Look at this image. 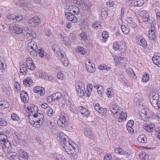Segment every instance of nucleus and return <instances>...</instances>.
I'll return each mask as SVG.
<instances>
[{"label": "nucleus", "instance_id": "obj_1", "mask_svg": "<svg viewBox=\"0 0 160 160\" xmlns=\"http://www.w3.org/2000/svg\"><path fill=\"white\" fill-rule=\"evenodd\" d=\"M63 148L65 152L70 155H76L78 151V146L72 142H66Z\"/></svg>", "mask_w": 160, "mask_h": 160}, {"label": "nucleus", "instance_id": "obj_2", "mask_svg": "<svg viewBox=\"0 0 160 160\" xmlns=\"http://www.w3.org/2000/svg\"><path fill=\"white\" fill-rule=\"evenodd\" d=\"M84 86V83L81 81L78 82L76 84L77 92L80 97H82L85 94L83 91L85 89Z\"/></svg>", "mask_w": 160, "mask_h": 160}, {"label": "nucleus", "instance_id": "obj_3", "mask_svg": "<svg viewBox=\"0 0 160 160\" xmlns=\"http://www.w3.org/2000/svg\"><path fill=\"white\" fill-rule=\"evenodd\" d=\"M57 138L61 145H63V144L65 145L66 142H68L67 141V139H68L67 136L62 132H61L58 134Z\"/></svg>", "mask_w": 160, "mask_h": 160}, {"label": "nucleus", "instance_id": "obj_4", "mask_svg": "<svg viewBox=\"0 0 160 160\" xmlns=\"http://www.w3.org/2000/svg\"><path fill=\"white\" fill-rule=\"evenodd\" d=\"M109 108L113 117L116 118H118V115L120 113L118 106L114 104L111 105L109 106Z\"/></svg>", "mask_w": 160, "mask_h": 160}, {"label": "nucleus", "instance_id": "obj_5", "mask_svg": "<svg viewBox=\"0 0 160 160\" xmlns=\"http://www.w3.org/2000/svg\"><path fill=\"white\" fill-rule=\"evenodd\" d=\"M33 117L36 118L35 119L36 120V121H35L38 124L39 126H41L44 121L43 115L41 114L38 112L37 113H34Z\"/></svg>", "mask_w": 160, "mask_h": 160}, {"label": "nucleus", "instance_id": "obj_6", "mask_svg": "<svg viewBox=\"0 0 160 160\" xmlns=\"http://www.w3.org/2000/svg\"><path fill=\"white\" fill-rule=\"evenodd\" d=\"M29 26L31 27H36L40 22V19L38 17L36 16L28 20Z\"/></svg>", "mask_w": 160, "mask_h": 160}, {"label": "nucleus", "instance_id": "obj_7", "mask_svg": "<svg viewBox=\"0 0 160 160\" xmlns=\"http://www.w3.org/2000/svg\"><path fill=\"white\" fill-rule=\"evenodd\" d=\"M139 16L142 18V20L144 22H148L150 23V20L148 19L149 15L148 13L146 11L140 12L139 13Z\"/></svg>", "mask_w": 160, "mask_h": 160}, {"label": "nucleus", "instance_id": "obj_8", "mask_svg": "<svg viewBox=\"0 0 160 160\" xmlns=\"http://www.w3.org/2000/svg\"><path fill=\"white\" fill-rule=\"evenodd\" d=\"M65 15L67 17V19L70 21L74 23L77 22L78 19L74 15L73 13L70 12H66L65 13Z\"/></svg>", "mask_w": 160, "mask_h": 160}, {"label": "nucleus", "instance_id": "obj_9", "mask_svg": "<svg viewBox=\"0 0 160 160\" xmlns=\"http://www.w3.org/2000/svg\"><path fill=\"white\" fill-rule=\"evenodd\" d=\"M68 120L64 116L60 117L57 122L58 125L60 127H64L68 124Z\"/></svg>", "mask_w": 160, "mask_h": 160}, {"label": "nucleus", "instance_id": "obj_10", "mask_svg": "<svg viewBox=\"0 0 160 160\" xmlns=\"http://www.w3.org/2000/svg\"><path fill=\"white\" fill-rule=\"evenodd\" d=\"M68 11L69 12L75 15H78L80 12L79 8L75 5L70 6L68 8Z\"/></svg>", "mask_w": 160, "mask_h": 160}, {"label": "nucleus", "instance_id": "obj_11", "mask_svg": "<svg viewBox=\"0 0 160 160\" xmlns=\"http://www.w3.org/2000/svg\"><path fill=\"white\" fill-rule=\"evenodd\" d=\"M156 28L154 27H152L148 31V36L150 39L153 40L155 38Z\"/></svg>", "mask_w": 160, "mask_h": 160}, {"label": "nucleus", "instance_id": "obj_12", "mask_svg": "<svg viewBox=\"0 0 160 160\" xmlns=\"http://www.w3.org/2000/svg\"><path fill=\"white\" fill-rule=\"evenodd\" d=\"M37 107L35 106L34 105H32V106L28 107V110L29 112V114L30 115L33 116L34 113H36V112H37Z\"/></svg>", "mask_w": 160, "mask_h": 160}, {"label": "nucleus", "instance_id": "obj_13", "mask_svg": "<svg viewBox=\"0 0 160 160\" xmlns=\"http://www.w3.org/2000/svg\"><path fill=\"white\" fill-rule=\"evenodd\" d=\"M8 142L7 136L2 133L0 134V143L5 145Z\"/></svg>", "mask_w": 160, "mask_h": 160}, {"label": "nucleus", "instance_id": "obj_14", "mask_svg": "<svg viewBox=\"0 0 160 160\" xmlns=\"http://www.w3.org/2000/svg\"><path fill=\"white\" fill-rule=\"evenodd\" d=\"M13 28L12 29V30L14 31V32H15L17 34H20L22 33L23 34H25V33L23 32V30L22 29L18 27L17 25H13Z\"/></svg>", "mask_w": 160, "mask_h": 160}, {"label": "nucleus", "instance_id": "obj_15", "mask_svg": "<svg viewBox=\"0 0 160 160\" xmlns=\"http://www.w3.org/2000/svg\"><path fill=\"white\" fill-rule=\"evenodd\" d=\"M138 44L143 48H145L147 46V43L144 38L142 37L139 38L137 41Z\"/></svg>", "mask_w": 160, "mask_h": 160}, {"label": "nucleus", "instance_id": "obj_16", "mask_svg": "<svg viewBox=\"0 0 160 160\" xmlns=\"http://www.w3.org/2000/svg\"><path fill=\"white\" fill-rule=\"evenodd\" d=\"M37 43L34 41H32L29 42L28 45V50L30 51L31 49H38Z\"/></svg>", "mask_w": 160, "mask_h": 160}, {"label": "nucleus", "instance_id": "obj_17", "mask_svg": "<svg viewBox=\"0 0 160 160\" xmlns=\"http://www.w3.org/2000/svg\"><path fill=\"white\" fill-rule=\"evenodd\" d=\"M52 156L55 160H66L63 156L62 154L53 153L52 154Z\"/></svg>", "mask_w": 160, "mask_h": 160}, {"label": "nucleus", "instance_id": "obj_18", "mask_svg": "<svg viewBox=\"0 0 160 160\" xmlns=\"http://www.w3.org/2000/svg\"><path fill=\"white\" fill-rule=\"evenodd\" d=\"M84 134L86 137L91 139H93L94 138L91 129L89 128H86L84 132Z\"/></svg>", "mask_w": 160, "mask_h": 160}, {"label": "nucleus", "instance_id": "obj_19", "mask_svg": "<svg viewBox=\"0 0 160 160\" xmlns=\"http://www.w3.org/2000/svg\"><path fill=\"white\" fill-rule=\"evenodd\" d=\"M13 25L9 24H5L2 25L1 29L2 30H5L7 31H11L13 29Z\"/></svg>", "mask_w": 160, "mask_h": 160}, {"label": "nucleus", "instance_id": "obj_20", "mask_svg": "<svg viewBox=\"0 0 160 160\" xmlns=\"http://www.w3.org/2000/svg\"><path fill=\"white\" fill-rule=\"evenodd\" d=\"M61 60L62 63L65 67H67L68 65V61L66 58L65 57L63 54L60 53Z\"/></svg>", "mask_w": 160, "mask_h": 160}, {"label": "nucleus", "instance_id": "obj_21", "mask_svg": "<svg viewBox=\"0 0 160 160\" xmlns=\"http://www.w3.org/2000/svg\"><path fill=\"white\" fill-rule=\"evenodd\" d=\"M153 62L158 67H160V57L155 56L152 58Z\"/></svg>", "mask_w": 160, "mask_h": 160}, {"label": "nucleus", "instance_id": "obj_22", "mask_svg": "<svg viewBox=\"0 0 160 160\" xmlns=\"http://www.w3.org/2000/svg\"><path fill=\"white\" fill-rule=\"evenodd\" d=\"M114 59L116 65H123L124 59L123 58H118L115 57Z\"/></svg>", "mask_w": 160, "mask_h": 160}, {"label": "nucleus", "instance_id": "obj_23", "mask_svg": "<svg viewBox=\"0 0 160 160\" xmlns=\"http://www.w3.org/2000/svg\"><path fill=\"white\" fill-rule=\"evenodd\" d=\"M93 86L91 84H88L87 86V89L85 91V93L87 94L88 97H89L91 95V92L92 90Z\"/></svg>", "mask_w": 160, "mask_h": 160}, {"label": "nucleus", "instance_id": "obj_24", "mask_svg": "<svg viewBox=\"0 0 160 160\" xmlns=\"http://www.w3.org/2000/svg\"><path fill=\"white\" fill-rule=\"evenodd\" d=\"M53 96L54 100H58L62 97V93L60 92H57L52 95Z\"/></svg>", "mask_w": 160, "mask_h": 160}, {"label": "nucleus", "instance_id": "obj_25", "mask_svg": "<svg viewBox=\"0 0 160 160\" xmlns=\"http://www.w3.org/2000/svg\"><path fill=\"white\" fill-rule=\"evenodd\" d=\"M20 72L22 75L26 74L27 73V69L24 64L21 65L20 66Z\"/></svg>", "mask_w": 160, "mask_h": 160}, {"label": "nucleus", "instance_id": "obj_26", "mask_svg": "<svg viewBox=\"0 0 160 160\" xmlns=\"http://www.w3.org/2000/svg\"><path fill=\"white\" fill-rule=\"evenodd\" d=\"M133 6L134 7H141L144 3V1L143 0H137L133 2Z\"/></svg>", "mask_w": 160, "mask_h": 160}, {"label": "nucleus", "instance_id": "obj_27", "mask_svg": "<svg viewBox=\"0 0 160 160\" xmlns=\"http://www.w3.org/2000/svg\"><path fill=\"white\" fill-rule=\"evenodd\" d=\"M19 152L20 156L24 159H27L29 157L28 154L22 150H20Z\"/></svg>", "mask_w": 160, "mask_h": 160}, {"label": "nucleus", "instance_id": "obj_28", "mask_svg": "<svg viewBox=\"0 0 160 160\" xmlns=\"http://www.w3.org/2000/svg\"><path fill=\"white\" fill-rule=\"evenodd\" d=\"M159 94L157 92H153L150 94V99L158 100L159 99Z\"/></svg>", "mask_w": 160, "mask_h": 160}, {"label": "nucleus", "instance_id": "obj_29", "mask_svg": "<svg viewBox=\"0 0 160 160\" xmlns=\"http://www.w3.org/2000/svg\"><path fill=\"white\" fill-rule=\"evenodd\" d=\"M154 125L153 124H151L149 126H144V128L148 132H152L154 129Z\"/></svg>", "mask_w": 160, "mask_h": 160}, {"label": "nucleus", "instance_id": "obj_30", "mask_svg": "<svg viewBox=\"0 0 160 160\" xmlns=\"http://www.w3.org/2000/svg\"><path fill=\"white\" fill-rule=\"evenodd\" d=\"M32 83V80L31 79L27 78L23 81V83L25 86H29Z\"/></svg>", "mask_w": 160, "mask_h": 160}, {"label": "nucleus", "instance_id": "obj_31", "mask_svg": "<svg viewBox=\"0 0 160 160\" xmlns=\"http://www.w3.org/2000/svg\"><path fill=\"white\" fill-rule=\"evenodd\" d=\"M138 141L140 142L144 143L146 141L145 135L143 134L139 135L138 138Z\"/></svg>", "mask_w": 160, "mask_h": 160}, {"label": "nucleus", "instance_id": "obj_32", "mask_svg": "<svg viewBox=\"0 0 160 160\" xmlns=\"http://www.w3.org/2000/svg\"><path fill=\"white\" fill-rule=\"evenodd\" d=\"M139 158L141 160H146L148 159V156L145 152H143L140 154Z\"/></svg>", "mask_w": 160, "mask_h": 160}, {"label": "nucleus", "instance_id": "obj_33", "mask_svg": "<svg viewBox=\"0 0 160 160\" xmlns=\"http://www.w3.org/2000/svg\"><path fill=\"white\" fill-rule=\"evenodd\" d=\"M115 152L116 153H118L120 154H128V152L125 153L124 151H123L122 149L120 148H116L115 149Z\"/></svg>", "mask_w": 160, "mask_h": 160}, {"label": "nucleus", "instance_id": "obj_34", "mask_svg": "<svg viewBox=\"0 0 160 160\" xmlns=\"http://www.w3.org/2000/svg\"><path fill=\"white\" fill-rule=\"evenodd\" d=\"M45 122L46 124L51 128H53L55 127L54 124H55L54 122H52L50 120H46Z\"/></svg>", "mask_w": 160, "mask_h": 160}, {"label": "nucleus", "instance_id": "obj_35", "mask_svg": "<svg viewBox=\"0 0 160 160\" xmlns=\"http://www.w3.org/2000/svg\"><path fill=\"white\" fill-rule=\"evenodd\" d=\"M121 29L123 33L125 34H128L129 32V28L124 25L122 26Z\"/></svg>", "mask_w": 160, "mask_h": 160}, {"label": "nucleus", "instance_id": "obj_36", "mask_svg": "<svg viewBox=\"0 0 160 160\" xmlns=\"http://www.w3.org/2000/svg\"><path fill=\"white\" fill-rule=\"evenodd\" d=\"M81 2L82 3H83L84 4L89 8L92 5L91 2L89 0H81Z\"/></svg>", "mask_w": 160, "mask_h": 160}, {"label": "nucleus", "instance_id": "obj_37", "mask_svg": "<svg viewBox=\"0 0 160 160\" xmlns=\"http://www.w3.org/2000/svg\"><path fill=\"white\" fill-rule=\"evenodd\" d=\"M14 22L19 21L22 19V15L21 13H18L16 15H15Z\"/></svg>", "mask_w": 160, "mask_h": 160}, {"label": "nucleus", "instance_id": "obj_38", "mask_svg": "<svg viewBox=\"0 0 160 160\" xmlns=\"http://www.w3.org/2000/svg\"><path fill=\"white\" fill-rule=\"evenodd\" d=\"M84 63L86 65V68H87L93 65L94 66H95L94 64L93 63H92L90 60L89 59L86 60L84 62Z\"/></svg>", "mask_w": 160, "mask_h": 160}, {"label": "nucleus", "instance_id": "obj_39", "mask_svg": "<svg viewBox=\"0 0 160 160\" xmlns=\"http://www.w3.org/2000/svg\"><path fill=\"white\" fill-rule=\"evenodd\" d=\"M15 3L16 5H20V7L23 8L24 9H25V8L28 6L29 4V3L25 2H24L21 4H18V2H15Z\"/></svg>", "mask_w": 160, "mask_h": 160}, {"label": "nucleus", "instance_id": "obj_40", "mask_svg": "<svg viewBox=\"0 0 160 160\" xmlns=\"http://www.w3.org/2000/svg\"><path fill=\"white\" fill-rule=\"evenodd\" d=\"M126 43L124 41H122L119 43V48L120 49H123V51L126 48Z\"/></svg>", "mask_w": 160, "mask_h": 160}, {"label": "nucleus", "instance_id": "obj_41", "mask_svg": "<svg viewBox=\"0 0 160 160\" xmlns=\"http://www.w3.org/2000/svg\"><path fill=\"white\" fill-rule=\"evenodd\" d=\"M150 100L152 105L154 108H155V106L158 104L159 99L155 100L153 99H150Z\"/></svg>", "mask_w": 160, "mask_h": 160}, {"label": "nucleus", "instance_id": "obj_42", "mask_svg": "<svg viewBox=\"0 0 160 160\" xmlns=\"http://www.w3.org/2000/svg\"><path fill=\"white\" fill-rule=\"evenodd\" d=\"M28 94L23 95L22 94H20V97L22 101L24 102V103H26L28 102L27 100V96Z\"/></svg>", "mask_w": 160, "mask_h": 160}, {"label": "nucleus", "instance_id": "obj_43", "mask_svg": "<svg viewBox=\"0 0 160 160\" xmlns=\"http://www.w3.org/2000/svg\"><path fill=\"white\" fill-rule=\"evenodd\" d=\"M87 71L90 73H93L95 71V68L93 65L86 68Z\"/></svg>", "mask_w": 160, "mask_h": 160}, {"label": "nucleus", "instance_id": "obj_44", "mask_svg": "<svg viewBox=\"0 0 160 160\" xmlns=\"http://www.w3.org/2000/svg\"><path fill=\"white\" fill-rule=\"evenodd\" d=\"M99 113L102 114V115H105L107 112V109L106 108H103L102 107L100 108V109L98 110Z\"/></svg>", "mask_w": 160, "mask_h": 160}, {"label": "nucleus", "instance_id": "obj_45", "mask_svg": "<svg viewBox=\"0 0 160 160\" xmlns=\"http://www.w3.org/2000/svg\"><path fill=\"white\" fill-rule=\"evenodd\" d=\"M108 13L105 9H102L101 11V16L103 18H105L107 16Z\"/></svg>", "mask_w": 160, "mask_h": 160}, {"label": "nucleus", "instance_id": "obj_46", "mask_svg": "<svg viewBox=\"0 0 160 160\" xmlns=\"http://www.w3.org/2000/svg\"><path fill=\"white\" fill-rule=\"evenodd\" d=\"M78 51L80 53L83 55H85L87 53L86 51L82 47H79L78 48Z\"/></svg>", "mask_w": 160, "mask_h": 160}, {"label": "nucleus", "instance_id": "obj_47", "mask_svg": "<svg viewBox=\"0 0 160 160\" xmlns=\"http://www.w3.org/2000/svg\"><path fill=\"white\" fill-rule=\"evenodd\" d=\"M44 35L46 37H49L51 34V31L48 28L45 29Z\"/></svg>", "mask_w": 160, "mask_h": 160}, {"label": "nucleus", "instance_id": "obj_48", "mask_svg": "<svg viewBox=\"0 0 160 160\" xmlns=\"http://www.w3.org/2000/svg\"><path fill=\"white\" fill-rule=\"evenodd\" d=\"M8 104L6 102H4L3 103L0 104V108L1 109H3L7 108L8 107Z\"/></svg>", "mask_w": 160, "mask_h": 160}, {"label": "nucleus", "instance_id": "obj_49", "mask_svg": "<svg viewBox=\"0 0 160 160\" xmlns=\"http://www.w3.org/2000/svg\"><path fill=\"white\" fill-rule=\"evenodd\" d=\"M11 118L14 121H18L20 120L19 117L14 113L12 114Z\"/></svg>", "mask_w": 160, "mask_h": 160}, {"label": "nucleus", "instance_id": "obj_50", "mask_svg": "<svg viewBox=\"0 0 160 160\" xmlns=\"http://www.w3.org/2000/svg\"><path fill=\"white\" fill-rule=\"evenodd\" d=\"M149 75L148 74L145 73L143 75L142 78V81L144 82H146L149 80Z\"/></svg>", "mask_w": 160, "mask_h": 160}, {"label": "nucleus", "instance_id": "obj_51", "mask_svg": "<svg viewBox=\"0 0 160 160\" xmlns=\"http://www.w3.org/2000/svg\"><path fill=\"white\" fill-rule=\"evenodd\" d=\"M38 54L40 57L41 58H43L44 56V50L43 48H41L38 50Z\"/></svg>", "mask_w": 160, "mask_h": 160}, {"label": "nucleus", "instance_id": "obj_52", "mask_svg": "<svg viewBox=\"0 0 160 160\" xmlns=\"http://www.w3.org/2000/svg\"><path fill=\"white\" fill-rule=\"evenodd\" d=\"M7 122L4 119L0 118V126H5L6 125Z\"/></svg>", "mask_w": 160, "mask_h": 160}, {"label": "nucleus", "instance_id": "obj_53", "mask_svg": "<svg viewBox=\"0 0 160 160\" xmlns=\"http://www.w3.org/2000/svg\"><path fill=\"white\" fill-rule=\"evenodd\" d=\"M27 67L28 69L31 70H33L35 68V67L33 62H32V63H31L30 64H29L27 65Z\"/></svg>", "mask_w": 160, "mask_h": 160}, {"label": "nucleus", "instance_id": "obj_54", "mask_svg": "<svg viewBox=\"0 0 160 160\" xmlns=\"http://www.w3.org/2000/svg\"><path fill=\"white\" fill-rule=\"evenodd\" d=\"M62 42L66 46H68L69 45V39L68 37H65L64 39L62 40Z\"/></svg>", "mask_w": 160, "mask_h": 160}, {"label": "nucleus", "instance_id": "obj_55", "mask_svg": "<svg viewBox=\"0 0 160 160\" xmlns=\"http://www.w3.org/2000/svg\"><path fill=\"white\" fill-rule=\"evenodd\" d=\"M30 52L31 54L33 56H36L38 54V49H32L31 50L29 51Z\"/></svg>", "mask_w": 160, "mask_h": 160}, {"label": "nucleus", "instance_id": "obj_56", "mask_svg": "<svg viewBox=\"0 0 160 160\" xmlns=\"http://www.w3.org/2000/svg\"><path fill=\"white\" fill-rule=\"evenodd\" d=\"M83 109L84 111L83 112H82V115L84 117L86 116L88 117L90 114V112L86 108H83Z\"/></svg>", "mask_w": 160, "mask_h": 160}, {"label": "nucleus", "instance_id": "obj_57", "mask_svg": "<svg viewBox=\"0 0 160 160\" xmlns=\"http://www.w3.org/2000/svg\"><path fill=\"white\" fill-rule=\"evenodd\" d=\"M69 108L70 110L73 113L76 114L78 112L74 106L71 105L69 106Z\"/></svg>", "mask_w": 160, "mask_h": 160}, {"label": "nucleus", "instance_id": "obj_58", "mask_svg": "<svg viewBox=\"0 0 160 160\" xmlns=\"http://www.w3.org/2000/svg\"><path fill=\"white\" fill-rule=\"evenodd\" d=\"M82 9L86 11H90V8L88 6L84 4L83 3H82Z\"/></svg>", "mask_w": 160, "mask_h": 160}, {"label": "nucleus", "instance_id": "obj_59", "mask_svg": "<svg viewBox=\"0 0 160 160\" xmlns=\"http://www.w3.org/2000/svg\"><path fill=\"white\" fill-rule=\"evenodd\" d=\"M80 36L82 39H83L84 41L87 39V35L86 33L85 32H82L80 35Z\"/></svg>", "mask_w": 160, "mask_h": 160}, {"label": "nucleus", "instance_id": "obj_60", "mask_svg": "<svg viewBox=\"0 0 160 160\" xmlns=\"http://www.w3.org/2000/svg\"><path fill=\"white\" fill-rule=\"evenodd\" d=\"M7 18L10 20V21L14 22L15 14H10L8 15L7 17Z\"/></svg>", "mask_w": 160, "mask_h": 160}, {"label": "nucleus", "instance_id": "obj_61", "mask_svg": "<svg viewBox=\"0 0 160 160\" xmlns=\"http://www.w3.org/2000/svg\"><path fill=\"white\" fill-rule=\"evenodd\" d=\"M113 48L115 51H117L120 49L119 43L118 42H115L113 44Z\"/></svg>", "mask_w": 160, "mask_h": 160}, {"label": "nucleus", "instance_id": "obj_62", "mask_svg": "<svg viewBox=\"0 0 160 160\" xmlns=\"http://www.w3.org/2000/svg\"><path fill=\"white\" fill-rule=\"evenodd\" d=\"M134 124V121L132 120H130L128 121L127 123V128H130L132 127Z\"/></svg>", "mask_w": 160, "mask_h": 160}, {"label": "nucleus", "instance_id": "obj_63", "mask_svg": "<svg viewBox=\"0 0 160 160\" xmlns=\"http://www.w3.org/2000/svg\"><path fill=\"white\" fill-rule=\"evenodd\" d=\"M48 109L47 113V114L49 116L51 117L53 113V110L50 107H49Z\"/></svg>", "mask_w": 160, "mask_h": 160}, {"label": "nucleus", "instance_id": "obj_64", "mask_svg": "<svg viewBox=\"0 0 160 160\" xmlns=\"http://www.w3.org/2000/svg\"><path fill=\"white\" fill-rule=\"evenodd\" d=\"M121 113H119V117L122 118H123V119H126L127 115L125 113L123 112L122 111L121 112Z\"/></svg>", "mask_w": 160, "mask_h": 160}]
</instances>
